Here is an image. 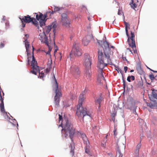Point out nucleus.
I'll use <instances>...</instances> for the list:
<instances>
[{"mask_svg": "<svg viewBox=\"0 0 157 157\" xmlns=\"http://www.w3.org/2000/svg\"><path fill=\"white\" fill-rule=\"evenodd\" d=\"M52 60L51 59L50 60H49L47 64V67L49 68L50 69L52 68Z\"/></svg>", "mask_w": 157, "mask_h": 157, "instance_id": "nucleus-30", "label": "nucleus"}, {"mask_svg": "<svg viewBox=\"0 0 157 157\" xmlns=\"http://www.w3.org/2000/svg\"><path fill=\"white\" fill-rule=\"evenodd\" d=\"M36 19L37 20H39V19H40V17H39V16L38 15V14H36Z\"/></svg>", "mask_w": 157, "mask_h": 157, "instance_id": "nucleus-45", "label": "nucleus"}, {"mask_svg": "<svg viewBox=\"0 0 157 157\" xmlns=\"http://www.w3.org/2000/svg\"><path fill=\"white\" fill-rule=\"evenodd\" d=\"M107 135H106V136H105V138H106H106H107Z\"/></svg>", "mask_w": 157, "mask_h": 157, "instance_id": "nucleus-58", "label": "nucleus"}, {"mask_svg": "<svg viewBox=\"0 0 157 157\" xmlns=\"http://www.w3.org/2000/svg\"><path fill=\"white\" fill-rule=\"evenodd\" d=\"M23 20H24V21H25L26 23H29L31 22H32L36 27H37V28L39 29L38 23L35 18H31L30 17V16L27 15V16H25ZM22 19L23 20V19Z\"/></svg>", "mask_w": 157, "mask_h": 157, "instance_id": "nucleus-10", "label": "nucleus"}, {"mask_svg": "<svg viewBox=\"0 0 157 157\" xmlns=\"http://www.w3.org/2000/svg\"><path fill=\"white\" fill-rule=\"evenodd\" d=\"M117 148L119 149L120 148L122 147L123 148L125 147V146L124 144H121L118 141L117 143Z\"/></svg>", "mask_w": 157, "mask_h": 157, "instance_id": "nucleus-28", "label": "nucleus"}, {"mask_svg": "<svg viewBox=\"0 0 157 157\" xmlns=\"http://www.w3.org/2000/svg\"><path fill=\"white\" fill-rule=\"evenodd\" d=\"M88 20H89V18H90V17H88Z\"/></svg>", "mask_w": 157, "mask_h": 157, "instance_id": "nucleus-60", "label": "nucleus"}, {"mask_svg": "<svg viewBox=\"0 0 157 157\" xmlns=\"http://www.w3.org/2000/svg\"><path fill=\"white\" fill-rule=\"evenodd\" d=\"M39 17H40V19L42 20H45V18L47 17L46 14V15H44V16L43 14L42 13H40L39 15Z\"/></svg>", "mask_w": 157, "mask_h": 157, "instance_id": "nucleus-29", "label": "nucleus"}, {"mask_svg": "<svg viewBox=\"0 0 157 157\" xmlns=\"http://www.w3.org/2000/svg\"><path fill=\"white\" fill-rule=\"evenodd\" d=\"M54 12H56L59 11L61 10V8L59 7H56V6H54Z\"/></svg>", "mask_w": 157, "mask_h": 157, "instance_id": "nucleus-31", "label": "nucleus"}, {"mask_svg": "<svg viewBox=\"0 0 157 157\" xmlns=\"http://www.w3.org/2000/svg\"><path fill=\"white\" fill-rule=\"evenodd\" d=\"M52 29L51 26L49 25L48 26H46L45 27L44 31L47 34L49 33L50 31Z\"/></svg>", "mask_w": 157, "mask_h": 157, "instance_id": "nucleus-20", "label": "nucleus"}, {"mask_svg": "<svg viewBox=\"0 0 157 157\" xmlns=\"http://www.w3.org/2000/svg\"><path fill=\"white\" fill-rule=\"evenodd\" d=\"M130 5L132 8L133 9H135V8L137 7V5L134 2L133 0H131V2L130 3Z\"/></svg>", "mask_w": 157, "mask_h": 157, "instance_id": "nucleus-22", "label": "nucleus"}, {"mask_svg": "<svg viewBox=\"0 0 157 157\" xmlns=\"http://www.w3.org/2000/svg\"><path fill=\"white\" fill-rule=\"evenodd\" d=\"M50 26H51L52 29H53V32L55 34V31L56 30V29L57 27V25L56 24L54 23H53L52 25H50Z\"/></svg>", "mask_w": 157, "mask_h": 157, "instance_id": "nucleus-25", "label": "nucleus"}, {"mask_svg": "<svg viewBox=\"0 0 157 157\" xmlns=\"http://www.w3.org/2000/svg\"><path fill=\"white\" fill-rule=\"evenodd\" d=\"M54 12H54V11H52V13H51V14H53L54 13Z\"/></svg>", "mask_w": 157, "mask_h": 157, "instance_id": "nucleus-55", "label": "nucleus"}, {"mask_svg": "<svg viewBox=\"0 0 157 157\" xmlns=\"http://www.w3.org/2000/svg\"><path fill=\"white\" fill-rule=\"evenodd\" d=\"M149 78L151 80L152 82V81L154 80V79H155V77H154V75L152 74H151L149 75Z\"/></svg>", "mask_w": 157, "mask_h": 157, "instance_id": "nucleus-33", "label": "nucleus"}, {"mask_svg": "<svg viewBox=\"0 0 157 157\" xmlns=\"http://www.w3.org/2000/svg\"><path fill=\"white\" fill-rule=\"evenodd\" d=\"M40 36V40H41L42 42L45 43L48 46V38L47 36H46L45 33L43 34V36L42 37V35Z\"/></svg>", "mask_w": 157, "mask_h": 157, "instance_id": "nucleus-16", "label": "nucleus"}, {"mask_svg": "<svg viewBox=\"0 0 157 157\" xmlns=\"http://www.w3.org/2000/svg\"><path fill=\"white\" fill-rule=\"evenodd\" d=\"M141 144L140 143L137 145L136 147V149L134 151V154H136V155H139V149L141 147Z\"/></svg>", "mask_w": 157, "mask_h": 157, "instance_id": "nucleus-19", "label": "nucleus"}, {"mask_svg": "<svg viewBox=\"0 0 157 157\" xmlns=\"http://www.w3.org/2000/svg\"><path fill=\"white\" fill-rule=\"evenodd\" d=\"M85 152L86 153L88 154L89 155H92L91 152L89 147L87 146L86 147H85Z\"/></svg>", "mask_w": 157, "mask_h": 157, "instance_id": "nucleus-23", "label": "nucleus"}, {"mask_svg": "<svg viewBox=\"0 0 157 157\" xmlns=\"http://www.w3.org/2000/svg\"><path fill=\"white\" fill-rule=\"evenodd\" d=\"M4 44L2 43H1V44H0V48H3L4 46Z\"/></svg>", "mask_w": 157, "mask_h": 157, "instance_id": "nucleus-38", "label": "nucleus"}, {"mask_svg": "<svg viewBox=\"0 0 157 157\" xmlns=\"http://www.w3.org/2000/svg\"><path fill=\"white\" fill-rule=\"evenodd\" d=\"M130 78L132 81H133L135 80V77L133 75L130 76Z\"/></svg>", "mask_w": 157, "mask_h": 157, "instance_id": "nucleus-41", "label": "nucleus"}, {"mask_svg": "<svg viewBox=\"0 0 157 157\" xmlns=\"http://www.w3.org/2000/svg\"><path fill=\"white\" fill-rule=\"evenodd\" d=\"M17 126H18V124H17Z\"/></svg>", "mask_w": 157, "mask_h": 157, "instance_id": "nucleus-62", "label": "nucleus"}, {"mask_svg": "<svg viewBox=\"0 0 157 157\" xmlns=\"http://www.w3.org/2000/svg\"><path fill=\"white\" fill-rule=\"evenodd\" d=\"M103 146L105 147V144H103Z\"/></svg>", "mask_w": 157, "mask_h": 157, "instance_id": "nucleus-57", "label": "nucleus"}, {"mask_svg": "<svg viewBox=\"0 0 157 157\" xmlns=\"http://www.w3.org/2000/svg\"><path fill=\"white\" fill-rule=\"evenodd\" d=\"M135 157H139V155H136V154H135Z\"/></svg>", "mask_w": 157, "mask_h": 157, "instance_id": "nucleus-52", "label": "nucleus"}, {"mask_svg": "<svg viewBox=\"0 0 157 157\" xmlns=\"http://www.w3.org/2000/svg\"><path fill=\"white\" fill-rule=\"evenodd\" d=\"M75 97H74V98H75Z\"/></svg>", "mask_w": 157, "mask_h": 157, "instance_id": "nucleus-59", "label": "nucleus"}, {"mask_svg": "<svg viewBox=\"0 0 157 157\" xmlns=\"http://www.w3.org/2000/svg\"><path fill=\"white\" fill-rule=\"evenodd\" d=\"M25 16H21L20 17H19V18L21 20L22 22V25L23 27H24L25 26V23H26L25 21L23 20H22V19H24L25 18Z\"/></svg>", "mask_w": 157, "mask_h": 157, "instance_id": "nucleus-21", "label": "nucleus"}, {"mask_svg": "<svg viewBox=\"0 0 157 157\" xmlns=\"http://www.w3.org/2000/svg\"><path fill=\"white\" fill-rule=\"evenodd\" d=\"M133 71H134V70H131L130 71V72H133Z\"/></svg>", "mask_w": 157, "mask_h": 157, "instance_id": "nucleus-53", "label": "nucleus"}, {"mask_svg": "<svg viewBox=\"0 0 157 157\" xmlns=\"http://www.w3.org/2000/svg\"><path fill=\"white\" fill-rule=\"evenodd\" d=\"M24 42L25 43V47L26 48V51L27 52V55H28V65H29L30 64L29 61L31 59V54L30 53L29 51V42L28 41H24Z\"/></svg>", "mask_w": 157, "mask_h": 157, "instance_id": "nucleus-12", "label": "nucleus"}, {"mask_svg": "<svg viewBox=\"0 0 157 157\" xmlns=\"http://www.w3.org/2000/svg\"><path fill=\"white\" fill-rule=\"evenodd\" d=\"M150 69L151 71H153V72H157V71H154L152 70H151V69Z\"/></svg>", "mask_w": 157, "mask_h": 157, "instance_id": "nucleus-54", "label": "nucleus"}, {"mask_svg": "<svg viewBox=\"0 0 157 157\" xmlns=\"http://www.w3.org/2000/svg\"><path fill=\"white\" fill-rule=\"evenodd\" d=\"M49 51H50V49H49V51L47 53H46V54H49L50 56H51L50 55V52H49Z\"/></svg>", "mask_w": 157, "mask_h": 157, "instance_id": "nucleus-50", "label": "nucleus"}, {"mask_svg": "<svg viewBox=\"0 0 157 157\" xmlns=\"http://www.w3.org/2000/svg\"><path fill=\"white\" fill-rule=\"evenodd\" d=\"M86 74V76H88L89 78H90L91 77V75L90 74V73H89L88 72H87Z\"/></svg>", "mask_w": 157, "mask_h": 157, "instance_id": "nucleus-36", "label": "nucleus"}, {"mask_svg": "<svg viewBox=\"0 0 157 157\" xmlns=\"http://www.w3.org/2000/svg\"><path fill=\"white\" fill-rule=\"evenodd\" d=\"M90 41V36H87L83 38L82 43L84 45L86 46L89 43Z\"/></svg>", "mask_w": 157, "mask_h": 157, "instance_id": "nucleus-17", "label": "nucleus"}, {"mask_svg": "<svg viewBox=\"0 0 157 157\" xmlns=\"http://www.w3.org/2000/svg\"><path fill=\"white\" fill-rule=\"evenodd\" d=\"M61 22L62 25L65 27H69L70 23L67 15L66 13H63L61 15Z\"/></svg>", "mask_w": 157, "mask_h": 157, "instance_id": "nucleus-9", "label": "nucleus"}, {"mask_svg": "<svg viewBox=\"0 0 157 157\" xmlns=\"http://www.w3.org/2000/svg\"><path fill=\"white\" fill-rule=\"evenodd\" d=\"M143 85V83L142 81H139L136 85L137 87H141Z\"/></svg>", "mask_w": 157, "mask_h": 157, "instance_id": "nucleus-27", "label": "nucleus"}, {"mask_svg": "<svg viewBox=\"0 0 157 157\" xmlns=\"http://www.w3.org/2000/svg\"><path fill=\"white\" fill-rule=\"evenodd\" d=\"M115 117H112V119L113 121V122L115 121Z\"/></svg>", "mask_w": 157, "mask_h": 157, "instance_id": "nucleus-51", "label": "nucleus"}, {"mask_svg": "<svg viewBox=\"0 0 157 157\" xmlns=\"http://www.w3.org/2000/svg\"><path fill=\"white\" fill-rule=\"evenodd\" d=\"M44 20L40 21V25L41 27H42L45 24Z\"/></svg>", "mask_w": 157, "mask_h": 157, "instance_id": "nucleus-32", "label": "nucleus"}, {"mask_svg": "<svg viewBox=\"0 0 157 157\" xmlns=\"http://www.w3.org/2000/svg\"><path fill=\"white\" fill-rule=\"evenodd\" d=\"M77 111L76 112V114L79 118L83 119L85 117H87L88 118L91 117V113L86 111L87 109L86 108H83L82 106L77 105Z\"/></svg>", "mask_w": 157, "mask_h": 157, "instance_id": "nucleus-4", "label": "nucleus"}, {"mask_svg": "<svg viewBox=\"0 0 157 157\" xmlns=\"http://www.w3.org/2000/svg\"><path fill=\"white\" fill-rule=\"evenodd\" d=\"M13 124L14 125H15V124Z\"/></svg>", "mask_w": 157, "mask_h": 157, "instance_id": "nucleus-64", "label": "nucleus"}, {"mask_svg": "<svg viewBox=\"0 0 157 157\" xmlns=\"http://www.w3.org/2000/svg\"><path fill=\"white\" fill-rule=\"evenodd\" d=\"M118 14H119V11L118 12Z\"/></svg>", "mask_w": 157, "mask_h": 157, "instance_id": "nucleus-61", "label": "nucleus"}, {"mask_svg": "<svg viewBox=\"0 0 157 157\" xmlns=\"http://www.w3.org/2000/svg\"><path fill=\"white\" fill-rule=\"evenodd\" d=\"M103 98L101 96L97 97L95 99V102L96 105H98L99 109L101 106V103L103 100Z\"/></svg>", "mask_w": 157, "mask_h": 157, "instance_id": "nucleus-14", "label": "nucleus"}, {"mask_svg": "<svg viewBox=\"0 0 157 157\" xmlns=\"http://www.w3.org/2000/svg\"><path fill=\"white\" fill-rule=\"evenodd\" d=\"M37 62L36 61L34 56H33V60L31 62V66H32V70L30 72V73L36 75L37 72L39 71V67L37 65Z\"/></svg>", "mask_w": 157, "mask_h": 157, "instance_id": "nucleus-8", "label": "nucleus"}, {"mask_svg": "<svg viewBox=\"0 0 157 157\" xmlns=\"http://www.w3.org/2000/svg\"><path fill=\"white\" fill-rule=\"evenodd\" d=\"M111 48H114V46H111Z\"/></svg>", "mask_w": 157, "mask_h": 157, "instance_id": "nucleus-56", "label": "nucleus"}, {"mask_svg": "<svg viewBox=\"0 0 157 157\" xmlns=\"http://www.w3.org/2000/svg\"><path fill=\"white\" fill-rule=\"evenodd\" d=\"M130 78H130V76H128L127 78V80L129 82H131Z\"/></svg>", "mask_w": 157, "mask_h": 157, "instance_id": "nucleus-44", "label": "nucleus"}, {"mask_svg": "<svg viewBox=\"0 0 157 157\" xmlns=\"http://www.w3.org/2000/svg\"><path fill=\"white\" fill-rule=\"evenodd\" d=\"M125 82L123 80V87L124 88H125Z\"/></svg>", "mask_w": 157, "mask_h": 157, "instance_id": "nucleus-48", "label": "nucleus"}, {"mask_svg": "<svg viewBox=\"0 0 157 157\" xmlns=\"http://www.w3.org/2000/svg\"><path fill=\"white\" fill-rule=\"evenodd\" d=\"M124 69L125 71V72L126 73L128 69V67L126 66L124 67Z\"/></svg>", "mask_w": 157, "mask_h": 157, "instance_id": "nucleus-43", "label": "nucleus"}, {"mask_svg": "<svg viewBox=\"0 0 157 157\" xmlns=\"http://www.w3.org/2000/svg\"><path fill=\"white\" fill-rule=\"evenodd\" d=\"M122 59L124 61H126L127 62H128V61L125 57H123V56H122Z\"/></svg>", "mask_w": 157, "mask_h": 157, "instance_id": "nucleus-40", "label": "nucleus"}, {"mask_svg": "<svg viewBox=\"0 0 157 157\" xmlns=\"http://www.w3.org/2000/svg\"><path fill=\"white\" fill-rule=\"evenodd\" d=\"M56 95L54 98V102L56 107H58L59 105L60 97L62 96L61 92L58 89V85L56 80L55 79Z\"/></svg>", "mask_w": 157, "mask_h": 157, "instance_id": "nucleus-6", "label": "nucleus"}, {"mask_svg": "<svg viewBox=\"0 0 157 157\" xmlns=\"http://www.w3.org/2000/svg\"><path fill=\"white\" fill-rule=\"evenodd\" d=\"M81 138L83 140V142L85 144H87V142H88V140L87 137L86 136L85 134L84 133H80Z\"/></svg>", "mask_w": 157, "mask_h": 157, "instance_id": "nucleus-18", "label": "nucleus"}, {"mask_svg": "<svg viewBox=\"0 0 157 157\" xmlns=\"http://www.w3.org/2000/svg\"><path fill=\"white\" fill-rule=\"evenodd\" d=\"M127 50H128V51H129L130 52H131V53H132H132H133V52H132V50H131V49H130V48H127Z\"/></svg>", "mask_w": 157, "mask_h": 157, "instance_id": "nucleus-47", "label": "nucleus"}, {"mask_svg": "<svg viewBox=\"0 0 157 157\" xmlns=\"http://www.w3.org/2000/svg\"><path fill=\"white\" fill-rule=\"evenodd\" d=\"M59 121H62V116H61L60 114H59Z\"/></svg>", "mask_w": 157, "mask_h": 157, "instance_id": "nucleus-39", "label": "nucleus"}, {"mask_svg": "<svg viewBox=\"0 0 157 157\" xmlns=\"http://www.w3.org/2000/svg\"><path fill=\"white\" fill-rule=\"evenodd\" d=\"M71 145V151L70 152V154L72 156H73L74 155V149L75 147H73L71 144L70 145Z\"/></svg>", "mask_w": 157, "mask_h": 157, "instance_id": "nucleus-24", "label": "nucleus"}, {"mask_svg": "<svg viewBox=\"0 0 157 157\" xmlns=\"http://www.w3.org/2000/svg\"><path fill=\"white\" fill-rule=\"evenodd\" d=\"M83 61V65L87 69H90L91 64V58L88 54L86 53L84 54Z\"/></svg>", "mask_w": 157, "mask_h": 157, "instance_id": "nucleus-7", "label": "nucleus"}, {"mask_svg": "<svg viewBox=\"0 0 157 157\" xmlns=\"http://www.w3.org/2000/svg\"><path fill=\"white\" fill-rule=\"evenodd\" d=\"M74 54L75 56H79L82 55L81 50L79 47L76 45H75L72 48L70 55L71 56V54Z\"/></svg>", "mask_w": 157, "mask_h": 157, "instance_id": "nucleus-11", "label": "nucleus"}, {"mask_svg": "<svg viewBox=\"0 0 157 157\" xmlns=\"http://www.w3.org/2000/svg\"><path fill=\"white\" fill-rule=\"evenodd\" d=\"M125 31L126 35L128 37L127 42L129 46L132 49L133 52L134 53H137V50L136 47L135 41L134 39L135 35L134 32H131V36H130L128 33V28H129V25L128 23L125 22Z\"/></svg>", "mask_w": 157, "mask_h": 157, "instance_id": "nucleus-3", "label": "nucleus"}, {"mask_svg": "<svg viewBox=\"0 0 157 157\" xmlns=\"http://www.w3.org/2000/svg\"><path fill=\"white\" fill-rule=\"evenodd\" d=\"M97 127L95 126V127H93V132H95V129H96Z\"/></svg>", "mask_w": 157, "mask_h": 157, "instance_id": "nucleus-46", "label": "nucleus"}, {"mask_svg": "<svg viewBox=\"0 0 157 157\" xmlns=\"http://www.w3.org/2000/svg\"><path fill=\"white\" fill-rule=\"evenodd\" d=\"M152 96L149 97L151 102L150 103H146L147 105L151 108H153L154 107L157 105V90H155L154 89H152Z\"/></svg>", "mask_w": 157, "mask_h": 157, "instance_id": "nucleus-5", "label": "nucleus"}, {"mask_svg": "<svg viewBox=\"0 0 157 157\" xmlns=\"http://www.w3.org/2000/svg\"><path fill=\"white\" fill-rule=\"evenodd\" d=\"M59 127H61L62 128V135L66 138L69 136L72 140L75 132V129L73 127V124L67 120L63 127L62 124L59 125Z\"/></svg>", "mask_w": 157, "mask_h": 157, "instance_id": "nucleus-2", "label": "nucleus"}, {"mask_svg": "<svg viewBox=\"0 0 157 157\" xmlns=\"http://www.w3.org/2000/svg\"><path fill=\"white\" fill-rule=\"evenodd\" d=\"M29 37V35L28 34H26L25 35V37L24 38V39L25 40L24 41H28L27 39Z\"/></svg>", "mask_w": 157, "mask_h": 157, "instance_id": "nucleus-35", "label": "nucleus"}, {"mask_svg": "<svg viewBox=\"0 0 157 157\" xmlns=\"http://www.w3.org/2000/svg\"><path fill=\"white\" fill-rule=\"evenodd\" d=\"M13 124L14 125H15V124Z\"/></svg>", "mask_w": 157, "mask_h": 157, "instance_id": "nucleus-63", "label": "nucleus"}, {"mask_svg": "<svg viewBox=\"0 0 157 157\" xmlns=\"http://www.w3.org/2000/svg\"><path fill=\"white\" fill-rule=\"evenodd\" d=\"M32 47H33V54H32V56L33 57V55H34V53H33V51L34 49V47H33V46H32Z\"/></svg>", "mask_w": 157, "mask_h": 157, "instance_id": "nucleus-49", "label": "nucleus"}, {"mask_svg": "<svg viewBox=\"0 0 157 157\" xmlns=\"http://www.w3.org/2000/svg\"><path fill=\"white\" fill-rule=\"evenodd\" d=\"M71 71L75 76L78 75L80 73L79 68L76 65H73L71 66Z\"/></svg>", "mask_w": 157, "mask_h": 157, "instance_id": "nucleus-13", "label": "nucleus"}, {"mask_svg": "<svg viewBox=\"0 0 157 157\" xmlns=\"http://www.w3.org/2000/svg\"><path fill=\"white\" fill-rule=\"evenodd\" d=\"M116 112H114L112 114V117H115L116 115Z\"/></svg>", "mask_w": 157, "mask_h": 157, "instance_id": "nucleus-42", "label": "nucleus"}, {"mask_svg": "<svg viewBox=\"0 0 157 157\" xmlns=\"http://www.w3.org/2000/svg\"><path fill=\"white\" fill-rule=\"evenodd\" d=\"M117 128L116 127L115 125L114 127V130L113 131V133H114V135L115 136H116L117 135Z\"/></svg>", "mask_w": 157, "mask_h": 157, "instance_id": "nucleus-34", "label": "nucleus"}, {"mask_svg": "<svg viewBox=\"0 0 157 157\" xmlns=\"http://www.w3.org/2000/svg\"><path fill=\"white\" fill-rule=\"evenodd\" d=\"M85 94V92L83 91L82 92V94H81L79 96L78 103V106H82V103L84 100V95Z\"/></svg>", "mask_w": 157, "mask_h": 157, "instance_id": "nucleus-15", "label": "nucleus"}, {"mask_svg": "<svg viewBox=\"0 0 157 157\" xmlns=\"http://www.w3.org/2000/svg\"><path fill=\"white\" fill-rule=\"evenodd\" d=\"M39 76L38 78H40L43 79V77L44 76V72H40V70L39 71Z\"/></svg>", "mask_w": 157, "mask_h": 157, "instance_id": "nucleus-26", "label": "nucleus"}, {"mask_svg": "<svg viewBox=\"0 0 157 157\" xmlns=\"http://www.w3.org/2000/svg\"><path fill=\"white\" fill-rule=\"evenodd\" d=\"M50 69H50L49 68L47 67V68L45 70V71H46V72L47 73H48L49 72Z\"/></svg>", "mask_w": 157, "mask_h": 157, "instance_id": "nucleus-37", "label": "nucleus"}, {"mask_svg": "<svg viewBox=\"0 0 157 157\" xmlns=\"http://www.w3.org/2000/svg\"><path fill=\"white\" fill-rule=\"evenodd\" d=\"M97 43L101 46L98 51V58L99 62L98 63V67L100 70L97 78L98 82L100 84L105 80L102 73V70L107 64L111 63L110 57V48L109 43L106 41L97 40Z\"/></svg>", "mask_w": 157, "mask_h": 157, "instance_id": "nucleus-1", "label": "nucleus"}]
</instances>
